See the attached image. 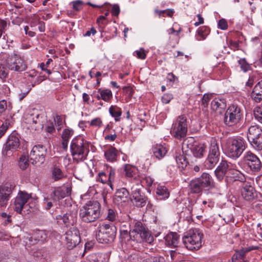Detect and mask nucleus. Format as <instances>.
Here are the masks:
<instances>
[{"mask_svg":"<svg viewBox=\"0 0 262 262\" xmlns=\"http://www.w3.org/2000/svg\"><path fill=\"white\" fill-rule=\"evenodd\" d=\"M120 237L122 243L132 247L134 246V243H141L145 241L150 243L153 240L148 229L141 222H136L133 230L129 232L121 228Z\"/></svg>","mask_w":262,"mask_h":262,"instance_id":"obj_1","label":"nucleus"},{"mask_svg":"<svg viewBox=\"0 0 262 262\" xmlns=\"http://www.w3.org/2000/svg\"><path fill=\"white\" fill-rule=\"evenodd\" d=\"M100 215L101 205L98 201H88L80 209V217L84 223L94 222L100 218Z\"/></svg>","mask_w":262,"mask_h":262,"instance_id":"obj_2","label":"nucleus"},{"mask_svg":"<svg viewBox=\"0 0 262 262\" xmlns=\"http://www.w3.org/2000/svg\"><path fill=\"white\" fill-rule=\"evenodd\" d=\"M89 146V143L81 137L73 139L70 146L73 160L77 162L85 160L90 151Z\"/></svg>","mask_w":262,"mask_h":262,"instance_id":"obj_3","label":"nucleus"},{"mask_svg":"<svg viewBox=\"0 0 262 262\" xmlns=\"http://www.w3.org/2000/svg\"><path fill=\"white\" fill-rule=\"evenodd\" d=\"M225 149L229 157L236 159L245 149V141L242 138H229L226 141Z\"/></svg>","mask_w":262,"mask_h":262,"instance_id":"obj_4","label":"nucleus"},{"mask_svg":"<svg viewBox=\"0 0 262 262\" xmlns=\"http://www.w3.org/2000/svg\"><path fill=\"white\" fill-rule=\"evenodd\" d=\"M116 233L117 228L114 225L103 224L98 227L96 238L100 243L110 244L115 239Z\"/></svg>","mask_w":262,"mask_h":262,"instance_id":"obj_5","label":"nucleus"},{"mask_svg":"<svg viewBox=\"0 0 262 262\" xmlns=\"http://www.w3.org/2000/svg\"><path fill=\"white\" fill-rule=\"evenodd\" d=\"M203 234L198 229L190 230L185 233L182 242L185 247L190 250H198L202 246Z\"/></svg>","mask_w":262,"mask_h":262,"instance_id":"obj_6","label":"nucleus"},{"mask_svg":"<svg viewBox=\"0 0 262 262\" xmlns=\"http://www.w3.org/2000/svg\"><path fill=\"white\" fill-rule=\"evenodd\" d=\"M20 136L16 131H13L8 137L4 145L2 154L6 157H10L13 152L19 148Z\"/></svg>","mask_w":262,"mask_h":262,"instance_id":"obj_7","label":"nucleus"},{"mask_svg":"<svg viewBox=\"0 0 262 262\" xmlns=\"http://www.w3.org/2000/svg\"><path fill=\"white\" fill-rule=\"evenodd\" d=\"M242 116L241 108L236 104H232L229 106L225 113L224 122L228 126H233L239 122Z\"/></svg>","mask_w":262,"mask_h":262,"instance_id":"obj_8","label":"nucleus"},{"mask_svg":"<svg viewBox=\"0 0 262 262\" xmlns=\"http://www.w3.org/2000/svg\"><path fill=\"white\" fill-rule=\"evenodd\" d=\"M31 199V194L24 191H19L14 203V209L17 213L24 215L31 212L30 206L27 203Z\"/></svg>","mask_w":262,"mask_h":262,"instance_id":"obj_9","label":"nucleus"},{"mask_svg":"<svg viewBox=\"0 0 262 262\" xmlns=\"http://www.w3.org/2000/svg\"><path fill=\"white\" fill-rule=\"evenodd\" d=\"M170 132L178 139L186 137L187 133V123L185 116L181 115L177 118L172 124Z\"/></svg>","mask_w":262,"mask_h":262,"instance_id":"obj_10","label":"nucleus"},{"mask_svg":"<svg viewBox=\"0 0 262 262\" xmlns=\"http://www.w3.org/2000/svg\"><path fill=\"white\" fill-rule=\"evenodd\" d=\"M247 138L254 148L258 150L262 149V129L257 125L249 127Z\"/></svg>","mask_w":262,"mask_h":262,"instance_id":"obj_11","label":"nucleus"},{"mask_svg":"<svg viewBox=\"0 0 262 262\" xmlns=\"http://www.w3.org/2000/svg\"><path fill=\"white\" fill-rule=\"evenodd\" d=\"M47 148L42 145H35L30 154L31 163L35 166H40L45 161Z\"/></svg>","mask_w":262,"mask_h":262,"instance_id":"obj_12","label":"nucleus"},{"mask_svg":"<svg viewBox=\"0 0 262 262\" xmlns=\"http://www.w3.org/2000/svg\"><path fill=\"white\" fill-rule=\"evenodd\" d=\"M26 123L35 130H41L43 128L44 117L37 113H28L25 117Z\"/></svg>","mask_w":262,"mask_h":262,"instance_id":"obj_13","label":"nucleus"},{"mask_svg":"<svg viewBox=\"0 0 262 262\" xmlns=\"http://www.w3.org/2000/svg\"><path fill=\"white\" fill-rule=\"evenodd\" d=\"M65 238L67 247L72 249L80 242V237L79 230L75 227L70 228L65 233Z\"/></svg>","mask_w":262,"mask_h":262,"instance_id":"obj_14","label":"nucleus"},{"mask_svg":"<svg viewBox=\"0 0 262 262\" xmlns=\"http://www.w3.org/2000/svg\"><path fill=\"white\" fill-rule=\"evenodd\" d=\"M220 153L216 143L212 144L207 159L205 161V166L207 169H212L217 163Z\"/></svg>","mask_w":262,"mask_h":262,"instance_id":"obj_15","label":"nucleus"},{"mask_svg":"<svg viewBox=\"0 0 262 262\" xmlns=\"http://www.w3.org/2000/svg\"><path fill=\"white\" fill-rule=\"evenodd\" d=\"M7 67L9 70L18 72L24 71L27 68V66L24 59L18 57L7 59Z\"/></svg>","mask_w":262,"mask_h":262,"instance_id":"obj_16","label":"nucleus"},{"mask_svg":"<svg viewBox=\"0 0 262 262\" xmlns=\"http://www.w3.org/2000/svg\"><path fill=\"white\" fill-rule=\"evenodd\" d=\"M241 192L242 198L246 201L251 202L259 199L258 192L250 185L244 184Z\"/></svg>","mask_w":262,"mask_h":262,"instance_id":"obj_17","label":"nucleus"},{"mask_svg":"<svg viewBox=\"0 0 262 262\" xmlns=\"http://www.w3.org/2000/svg\"><path fill=\"white\" fill-rule=\"evenodd\" d=\"M244 158L247 161V164L253 171H259L262 166L261 163L259 158L251 151L246 153Z\"/></svg>","mask_w":262,"mask_h":262,"instance_id":"obj_18","label":"nucleus"},{"mask_svg":"<svg viewBox=\"0 0 262 262\" xmlns=\"http://www.w3.org/2000/svg\"><path fill=\"white\" fill-rule=\"evenodd\" d=\"M193 141L194 139L193 138H188V140L183 143V147L187 145L188 148L190 149L195 157L201 158L205 152L206 147L201 144L191 145L190 143L193 142Z\"/></svg>","mask_w":262,"mask_h":262,"instance_id":"obj_19","label":"nucleus"},{"mask_svg":"<svg viewBox=\"0 0 262 262\" xmlns=\"http://www.w3.org/2000/svg\"><path fill=\"white\" fill-rule=\"evenodd\" d=\"M132 193L136 206L142 207L146 204L147 198L144 194H141L140 189L133 186L132 187Z\"/></svg>","mask_w":262,"mask_h":262,"instance_id":"obj_20","label":"nucleus"},{"mask_svg":"<svg viewBox=\"0 0 262 262\" xmlns=\"http://www.w3.org/2000/svg\"><path fill=\"white\" fill-rule=\"evenodd\" d=\"M201 183V185L205 190H208L214 188L215 184L212 177L208 173L204 172L201 176L197 178Z\"/></svg>","mask_w":262,"mask_h":262,"instance_id":"obj_21","label":"nucleus"},{"mask_svg":"<svg viewBox=\"0 0 262 262\" xmlns=\"http://www.w3.org/2000/svg\"><path fill=\"white\" fill-rule=\"evenodd\" d=\"M230 163L226 160H222L219 165L214 171L215 177L217 180L221 181L226 177L230 168Z\"/></svg>","mask_w":262,"mask_h":262,"instance_id":"obj_22","label":"nucleus"},{"mask_svg":"<svg viewBox=\"0 0 262 262\" xmlns=\"http://www.w3.org/2000/svg\"><path fill=\"white\" fill-rule=\"evenodd\" d=\"M130 199L129 193L125 188L118 189L115 194L114 200L117 204L128 202Z\"/></svg>","mask_w":262,"mask_h":262,"instance_id":"obj_23","label":"nucleus"},{"mask_svg":"<svg viewBox=\"0 0 262 262\" xmlns=\"http://www.w3.org/2000/svg\"><path fill=\"white\" fill-rule=\"evenodd\" d=\"M226 107L225 100L214 98L211 102V108L217 114H222Z\"/></svg>","mask_w":262,"mask_h":262,"instance_id":"obj_24","label":"nucleus"},{"mask_svg":"<svg viewBox=\"0 0 262 262\" xmlns=\"http://www.w3.org/2000/svg\"><path fill=\"white\" fill-rule=\"evenodd\" d=\"M94 96L98 100L102 99L105 102H108L113 98L112 91L108 89L101 90L99 89L97 93H94Z\"/></svg>","mask_w":262,"mask_h":262,"instance_id":"obj_25","label":"nucleus"},{"mask_svg":"<svg viewBox=\"0 0 262 262\" xmlns=\"http://www.w3.org/2000/svg\"><path fill=\"white\" fill-rule=\"evenodd\" d=\"M251 97L257 103L262 100V80L258 82L254 87Z\"/></svg>","mask_w":262,"mask_h":262,"instance_id":"obj_26","label":"nucleus"},{"mask_svg":"<svg viewBox=\"0 0 262 262\" xmlns=\"http://www.w3.org/2000/svg\"><path fill=\"white\" fill-rule=\"evenodd\" d=\"M226 180L227 182H234L236 181H241L242 180V173L234 168L230 167V169L228 170L227 175L226 176Z\"/></svg>","mask_w":262,"mask_h":262,"instance_id":"obj_27","label":"nucleus"},{"mask_svg":"<svg viewBox=\"0 0 262 262\" xmlns=\"http://www.w3.org/2000/svg\"><path fill=\"white\" fill-rule=\"evenodd\" d=\"M167 246L177 247L179 242V235L176 232H170L164 237Z\"/></svg>","mask_w":262,"mask_h":262,"instance_id":"obj_28","label":"nucleus"},{"mask_svg":"<svg viewBox=\"0 0 262 262\" xmlns=\"http://www.w3.org/2000/svg\"><path fill=\"white\" fill-rule=\"evenodd\" d=\"M188 187L191 193L198 194L201 193L204 190L198 178L191 180L189 184Z\"/></svg>","mask_w":262,"mask_h":262,"instance_id":"obj_29","label":"nucleus"},{"mask_svg":"<svg viewBox=\"0 0 262 262\" xmlns=\"http://www.w3.org/2000/svg\"><path fill=\"white\" fill-rule=\"evenodd\" d=\"M62 220L67 226H73L77 222V213L76 212H67L62 216Z\"/></svg>","mask_w":262,"mask_h":262,"instance_id":"obj_30","label":"nucleus"},{"mask_svg":"<svg viewBox=\"0 0 262 262\" xmlns=\"http://www.w3.org/2000/svg\"><path fill=\"white\" fill-rule=\"evenodd\" d=\"M74 134V131L72 129H70L69 128L64 129L62 133L61 138H62V148L66 150L68 148V142L69 139L71 138Z\"/></svg>","mask_w":262,"mask_h":262,"instance_id":"obj_31","label":"nucleus"},{"mask_svg":"<svg viewBox=\"0 0 262 262\" xmlns=\"http://www.w3.org/2000/svg\"><path fill=\"white\" fill-rule=\"evenodd\" d=\"M118 155V150L113 146H111L104 152L105 159L107 161L110 162L116 161Z\"/></svg>","mask_w":262,"mask_h":262,"instance_id":"obj_32","label":"nucleus"},{"mask_svg":"<svg viewBox=\"0 0 262 262\" xmlns=\"http://www.w3.org/2000/svg\"><path fill=\"white\" fill-rule=\"evenodd\" d=\"M124 175L127 178H133L135 180L137 179L136 173L137 169L129 164H126L123 168Z\"/></svg>","mask_w":262,"mask_h":262,"instance_id":"obj_33","label":"nucleus"},{"mask_svg":"<svg viewBox=\"0 0 262 262\" xmlns=\"http://www.w3.org/2000/svg\"><path fill=\"white\" fill-rule=\"evenodd\" d=\"M154 156L158 159L163 158L167 152L166 148L161 144H157L152 147Z\"/></svg>","mask_w":262,"mask_h":262,"instance_id":"obj_34","label":"nucleus"},{"mask_svg":"<svg viewBox=\"0 0 262 262\" xmlns=\"http://www.w3.org/2000/svg\"><path fill=\"white\" fill-rule=\"evenodd\" d=\"M48 238V231L40 230L35 231L31 237V238H34L35 241L41 242L46 241Z\"/></svg>","mask_w":262,"mask_h":262,"instance_id":"obj_35","label":"nucleus"},{"mask_svg":"<svg viewBox=\"0 0 262 262\" xmlns=\"http://www.w3.org/2000/svg\"><path fill=\"white\" fill-rule=\"evenodd\" d=\"M14 186L9 183H6L0 187V194L9 198L12 193Z\"/></svg>","mask_w":262,"mask_h":262,"instance_id":"obj_36","label":"nucleus"},{"mask_svg":"<svg viewBox=\"0 0 262 262\" xmlns=\"http://www.w3.org/2000/svg\"><path fill=\"white\" fill-rule=\"evenodd\" d=\"M156 193L158 195V199L165 200L169 196V192L166 187L164 186H158L157 188Z\"/></svg>","mask_w":262,"mask_h":262,"instance_id":"obj_37","label":"nucleus"},{"mask_svg":"<svg viewBox=\"0 0 262 262\" xmlns=\"http://www.w3.org/2000/svg\"><path fill=\"white\" fill-rule=\"evenodd\" d=\"M110 115L115 118L116 121L120 120V117L122 115L121 109L116 105H112L109 108Z\"/></svg>","mask_w":262,"mask_h":262,"instance_id":"obj_38","label":"nucleus"},{"mask_svg":"<svg viewBox=\"0 0 262 262\" xmlns=\"http://www.w3.org/2000/svg\"><path fill=\"white\" fill-rule=\"evenodd\" d=\"M51 199L53 202H56L59 201L66 196V194L63 190L60 188H57L53 191L52 193L50 194Z\"/></svg>","mask_w":262,"mask_h":262,"instance_id":"obj_39","label":"nucleus"},{"mask_svg":"<svg viewBox=\"0 0 262 262\" xmlns=\"http://www.w3.org/2000/svg\"><path fill=\"white\" fill-rule=\"evenodd\" d=\"M245 256V252L244 250L236 251L229 262H242L241 260H243Z\"/></svg>","mask_w":262,"mask_h":262,"instance_id":"obj_40","label":"nucleus"},{"mask_svg":"<svg viewBox=\"0 0 262 262\" xmlns=\"http://www.w3.org/2000/svg\"><path fill=\"white\" fill-rule=\"evenodd\" d=\"M210 29L207 26H202L199 28L197 32L198 35L200 37L199 40H203L206 38L207 36L210 33Z\"/></svg>","mask_w":262,"mask_h":262,"instance_id":"obj_41","label":"nucleus"},{"mask_svg":"<svg viewBox=\"0 0 262 262\" xmlns=\"http://www.w3.org/2000/svg\"><path fill=\"white\" fill-rule=\"evenodd\" d=\"M176 161L179 168H184L188 164L186 157L183 155L176 156Z\"/></svg>","mask_w":262,"mask_h":262,"instance_id":"obj_42","label":"nucleus"},{"mask_svg":"<svg viewBox=\"0 0 262 262\" xmlns=\"http://www.w3.org/2000/svg\"><path fill=\"white\" fill-rule=\"evenodd\" d=\"M52 178L55 181H58L63 177L61 170L57 166H54L52 169Z\"/></svg>","mask_w":262,"mask_h":262,"instance_id":"obj_43","label":"nucleus"},{"mask_svg":"<svg viewBox=\"0 0 262 262\" xmlns=\"http://www.w3.org/2000/svg\"><path fill=\"white\" fill-rule=\"evenodd\" d=\"M18 165L20 169L25 170L29 166V159L25 155H21L19 158Z\"/></svg>","mask_w":262,"mask_h":262,"instance_id":"obj_44","label":"nucleus"},{"mask_svg":"<svg viewBox=\"0 0 262 262\" xmlns=\"http://www.w3.org/2000/svg\"><path fill=\"white\" fill-rule=\"evenodd\" d=\"M11 125V121L9 119H6L0 126V138H2L6 133L10 126Z\"/></svg>","mask_w":262,"mask_h":262,"instance_id":"obj_45","label":"nucleus"},{"mask_svg":"<svg viewBox=\"0 0 262 262\" xmlns=\"http://www.w3.org/2000/svg\"><path fill=\"white\" fill-rule=\"evenodd\" d=\"M155 12L160 17L161 16H165V15H166L168 17H171L173 14L174 10L171 9H166L164 10H159L158 9H156L155 10Z\"/></svg>","mask_w":262,"mask_h":262,"instance_id":"obj_46","label":"nucleus"},{"mask_svg":"<svg viewBox=\"0 0 262 262\" xmlns=\"http://www.w3.org/2000/svg\"><path fill=\"white\" fill-rule=\"evenodd\" d=\"M238 63L240 65L241 70L244 72H246L250 70V66L247 63L245 59H240L238 61Z\"/></svg>","mask_w":262,"mask_h":262,"instance_id":"obj_47","label":"nucleus"},{"mask_svg":"<svg viewBox=\"0 0 262 262\" xmlns=\"http://www.w3.org/2000/svg\"><path fill=\"white\" fill-rule=\"evenodd\" d=\"M97 181L102 183V184H105L107 182H109L108 176L104 172H100L98 173V177L97 178Z\"/></svg>","mask_w":262,"mask_h":262,"instance_id":"obj_48","label":"nucleus"},{"mask_svg":"<svg viewBox=\"0 0 262 262\" xmlns=\"http://www.w3.org/2000/svg\"><path fill=\"white\" fill-rule=\"evenodd\" d=\"M9 198L7 196H3L2 194H0V210H3L8 205V202L9 200Z\"/></svg>","mask_w":262,"mask_h":262,"instance_id":"obj_49","label":"nucleus"},{"mask_svg":"<svg viewBox=\"0 0 262 262\" xmlns=\"http://www.w3.org/2000/svg\"><path fill=\"white\" fill-rule=\"evenodd\" d=\"M7 64H0V78L4 79L8 76V71L7 70Z\"/></svg>","mask_w":262,"mask_h":262,"instance_id":"obj_50","label":"nucleus"},{"mask_svg":"<svg viewBox=\"0 0 262 262\" xmlns=\"http://www.w3.org/2000/svg\"><path fill=\"white\" fill-rule=\"evenodd\" d=\"M123 93L126 95L128 99H130L134 93V90L130 86H124L122 88Z\"/></svg>","mask_w":262,"mask_h":262,"instance_id":"obj_51","label":"nucleus"},{"mask_svg":"<svg viewBox=\"0 0 262 262\" xmlns=\"http://www.w3.org/2000/svg\"><path fill=\"white\" fill-rule=\"evenodd\" d=\"M53 200L51 199V195L49 197L45 198L43 200V204L46 210H49L53 207Z\"/></svg>","mask_w":262,"mask_h":262,"instance_id":"obj_52","label":"nucleus"},{"mask_svg":"<svg viewBox=\"0 0 262 262\" xmlns=\"http://www.w3.org/2000/svg\"><path fill=\"white\" fill-rule=\"evenodd\" d=\"M212 97V94H205L204 95L202 99V105L204 107H207L208 105V102Z\"/></svg>","mask_w":262,"mask_h":262,"instance_id":"obj_53","label":"nucleus"},{"mask_svg":"<svg viewBox=\"0 0 262 262\" xmlns=\"http://www.w3.org/2000/svg\"><path fill=\"white\" fill-rule=\"evenodd\" d=\"M164 259L160 256H150L146 259V262H164Z\"/></svg>","mask_w":262,"mask_h":262,"instance_id":"obj_54","label":"nucleus"},{"mask_svg":"<svg viewBox=\"0 0 262 262\" xmlns=\"http://www.w3.org/2000/svg\"><path fill=\"white\" fill-rule=\"evenodd\" d=\"M173 96L172 94L169 93H165L162 96L161 101L163 103L168 104L170 102Z\"/></svg>","mask_w":262,"mask_h":262,"instance_id":"obj_55","label":"nucleus"},{"mask_svg":"<svg viewBox=\"0 0 262 262\" xmlns=\"http://www.w3.org/2000/svg\"><path fill=\"white\" fill-rule=\"evenodd\" d=\"M218 27L221 30H225L228 29V23L227 20L224 18L220 19L218 21Z\"/></svg>","mask_w":262,"mask_h":262,"instance_id":"obj_56","label":"nucleus"},{"mask_svg":"<svg viewBox=\"0 0 262 262\" xmlns=\"http://www.w3.org/2000/svg\"><path fill=\"white\" fill-rule=\"evenodd\" d=\"M106 219L110 221H114L116 219V212L113 209H108Z\"/></svg>","mask_w":262,"mask_h":262,"instance_id":"obj_57","label":"nucleus"},{"mask_svg":"<svg viewBox=\"0 0 262 262\" xmlns=\"http://www.w3.org/2000/svg\"><path fill=\"white\" fill-rule=\"evenodd\" d=\"M102 125V121L101 118L99 117L93 119L90 123V125L97 126L98 127H101Z\"/></svg>","mask_w":262,"mask_h":262,"instance_id":"obj_58","label":"nucleus"},{"mask_svg":"<svg viewBox=\"0 0 262 262\" xmlns=\"http://www.w3.org/2000/svg\"><path fill=\"white\" fill-rule=\"evenodd\" d=\"M128 260L129 262H142V258L137 254H134L128 257Z\"/></svg>","mask_w":262,"mask_h":262,"instance_id":"obj_59","label":"nucleus"},{"mask_svg":"<svg viewBox=\"0 0 262 262\" xmlns=\"http://www.w3.org/2000/svg\"><path fill=\"white\" fill-rule=\"evenodd\" d=\"M8 106L6 100H2L0 101V116L5 112Z\"/></svg>","mask_w":262,"mask_h":262,"instance_id":"obj_60","label":"nucleus"},{"mask_svg":"<svg viewBox=\"0 0 262 262\" xmlns=\"http://www.w3.org/2000/svg\"><path fill=\"white\" fill-rule=\"evenodd\" d=\"M55 124L57 127V130H59L61 128L62 125V120L60 116H56V119H55Z\"/></svg>","mask_w":262,"mask_h":262,"instance_id":"obj_61","label":"nucleus"},{"mask_svg":"<svg viewBox=\"0 0 262 262\" xmlns=\"http://www.w3.org/2000/svg\"><path fill=\"white\" fill-rule=\"evenodd\" d=\"M82 2L78 0L73 2V8L76 11H79L82 8Z\"/></svg>","mask_w":262,"mask_h":262,"instance_id":"obj_62","label":"nucleus"},{"mask_svg":"<svg viewBox=\"0 0 262 262\" xmlns=\"http://www.w3.org/2000/svg\"><path fill=\"white\" fill-rule=\"evenodd\" d=\"M7 22L5 20L0 19V38L2 36L3 33L5 32Z\"/></svg>","mask_w":262,"mask_h":262,"instance_id":"obj_63","label":"nucleus"},{"mask_svg":"<svg viewBox=\"0 0 262 262\" xmlns=\"http://www.w3.org/2000/svg\"><path fill=\"white\" fill-rule=\"evenodd\" d=\"M115 176V170L113 169L112 167H110L109 169V173L108 176V179L109 182L111 183L113 181H114Z\"/></svg>","mask_w":262,"mask_h":262,"instance_id":"obj_64","label":"nucleus"}]
</instances>
